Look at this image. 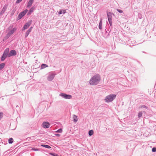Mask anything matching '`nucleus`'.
I'll list each match as a JSON object with an SVG mask.
<instances>
[{
  "instance_id": "f257e3e1",
  "label": "nucleus",
  "mask_w": 156,
  "mask_h": 156,
  "mask_svg": "<svg viewBox=\"0 0 156 156\" xmlns=\"http://www.w3.org/2000/svg\"><path fill=\"white\" fill-rule=\"evenodd\" d=\"M101 80L100 76L98 74H96L90 79L89 83L91 85H96L98 84Z\"/></svg>"
},
{
  "instance_id": "f03ea898",
  "label": "nucleus",
  "mask_w": 156,
  "mask_h": 156,
  "mask_svg": "<svg viewBox=\"0 0 156 156\" xmlns=\"http://www.w3.org/2000/svg\"><path fill=\"white\" fill-rule=\"evenodd\" d=\"M116 95L111 94L107 96L105 98V101L106 102L108 103L113 101L116 98Z\"/></svg>"
},
{
  "instance_id": "7ed1b4c3",
  "label": "nucleus",
  "mask_w": 156,
  "mask_h": 156,
  "mask_svg": "<svg viewBox=\"0 0 156 156\" xmlns=\"http://www.w3.org/2000/svg\"><path fill=\"white\" fill-rule=\"evenodd\" d=\"M55 74L53 72H51L48 73L47 79L48 81H51L54 79Z\"/></svg>"
},
{
  "instance_id": "20e7f679",
  "label": "nucleus",
  "mask_w": 156,
  "mask_h": 156,
  "mask_svg": "<svg viewBox=\"0 0 156 156\" xmlns=\"http://www.w3.org/2000/svg\"><path fill=\"white\" fill-rule=\"evenodd\" d=\"M28 11V10L26 9L23 11L21 12L18 16L17 20H19L22 18L27 12Z\"/></svg>"
},
{
  "instance_id": "39448f33",
  "label": "nucleus",
  "mask_w": 156,
  "mask_h": 156,
  "mask_svg": "<svg viewBox=\"0 0 156 156\" xmlns=\"http://www.w3.org/2000/svg\"><path fill=\"white\" fill-rule=\"evenodd\" d=\"M59 96L66 99H70L72 98V96L71 95L67 94L65 93H60L59 94Z\"/></svg>"
},
{
  "instance_id": "423d86ee",
  "label": "nucleus",
  "mask_w": 156,
  "mask_h": 156,
  "mask_svg": "<svg viewBox=\"0 0 156 156\" xmlns=\"http://www.w3.org/2000/svg\"><path fill=\"white\" fill-rule=\"evenodd\" d=\"M32 20H29L26 23L22 28V30L27 29L31 25L32 23Z\"/></svg>"
},
{
  "instance_id": "0eeeda50",
  "label": "nucleus",
  "mask_w": 156,
  "mask_h": 156,
  "mask_svg": "<svg viewBox=\"0 0 156 156\" xmlns=\"http://www.w3.org/2000/svg\"><path fill=\"white\" fill-rule=\"evenodd\" d=\"M50 125V123L47 122H43L42 125V127L44 128H48Z\"/></svg>"
},
{
  "instance_id": "6e6552de",
  "label": "nucleus",
  "mask_w": 156,
  "mask_h": 156,
  "mask_svg": "<svg viewBox=\"0 0 156 156\" xmlns=\"http://www.w3.org/2000/svg\"><path fill=\"white\" fill-rule=\"evenodd\" d=\"M16 30V28H14L12 30L10 31L9 33L7 34L6 37L7 38H9L12 34H13Z\"/></svg>"
},
{
  "instance_id": "1a4fd4ad",
  "label": "nucleus",
  "mask_w": 156,
  "mask_h": 156,
  "mask_svg": "<svg viewBox=\"0 0 156 156\" xmlns=\"http://www.w3.org/2000/svg\"><path fill=\"white\" fill-rule=\"evenodd\" d=\"M16 55V51L14 50H11L9 54V57H10L12 56Z\"/></svg>"
},
{
  "instance_id": "9d476101",
  "label": "nucleus",
  "mask_w": 156,
  "mask_h": 156,
  "mask_svg": "<svg viewBox=\"0 0 156 156\" xmlns=\"http://www.w3.org/2000/svg\"><path fill=\"white\" fill-rule=\"evenodd\" d=\"M7 7H8V5H4V6L2 8V9L1 11V12L0 13V15L2 16L4 13L5 12L6 10Z\"/></svg>"
},
{
  "instance_id": "9b49d317",
  "label": "nucleus",
  "mask_w": 156,
  "mask_h": 156,
  "mask_svg": "<svg viewBox=\"0 0 156 156\" xmlns=\"http://www.w3.org/2000/svg\"><path fill=\"white\" fill-rule=\"evenodd\" d=\"M9 48H6L4 51L3 55H5V56H8L9 57Z\"/></svg>"
},
{
  "instance_id": "f8f14e48",
  "label": "nucleus",
  "mask_w": 156,
  "mask_h": 156,
  "mask_svg": "<svg viewBox=\"0 0 156 156\" xmlns=\"http://www.w3.org/2000/svg\"><path fill=\"white\" fill-rule=\"evenodd\" d=\"M33 27H31L26 32L25 34V37H27L30 33Z\"/></svg>"
},
{
  "instance_id": "ddd939ff",
  "label": "nucleus",
  "mask_w": 156,
  "mask_h": 156,
  "mask_svg": "<svg viewBox=\"0 0 156 156\" xmlns=\"http://www.w3.org/2000/svg\"><path fill=\"white\" fill-rule=\"evenodd\" d=\"M34 0H30L28 3L27 7L28 8L30 7L34 2Z\"/></svg>"
},
{
  "instance_id": "4468645a",
  "label": "nucleus",
  "mask_w": 156,
  "mask_h": 156,
  "mask_svg": "<svg viewBox=\"0 0 156 156\" xmlns=\"http://www.w3.org/2000/svg\"><path fill=\"white\" fill-rule=\"evenodd\" d=\"M108 15V20H112V14L110 12H108L107 13Z\"/></svg>"
},
{
  "instance_id": "2eb2a0df",
  "label": "nucleus",
  "mask_w": 156,
  "mask_h": 156,
  "mask_svg": "<svg viewBox=\"0 0 156 156\" xmlns=\"http://www.w3.org/2000/svg\"><path fill=\"white\" fill-rule=\"evenodd\" d=\"M34 10V7H32L31 8L29 11L27 13L28 15H30L31 13L33 12Z\"/></svg>"
},
{
  "instance_id": "dca6fc26",
  "label": "nucleus",
  "mask_w": 156,
  "mask_h": 156,
  "mask_svg": "<svg viewBox=\"0 0 156 156\" xmlns=\"http://www.w3.org/2000/svg\"><path fill=\"white\" fill-rule=\"evenodd\" d=\"M66 12V10L64 9H62L60 10L58 12V14L59 15L62 14V13L63 14H65Z\"/></svg>"
},
{
  "instance_id": "f3484780",
  "label": "nucleus",
  "mask_w": 156,
  "mask_h": 156,
  "mask_svg": "<svg viewBox=\"0 0 156 156\" xmlns=\"http://www.w3.org/2000/svg\"><path fill=\"white\" fill-rule=\"evenodd\" d=\"M73 116L74 122H76L78 121L77 116L75 115H73Z\"/></svg>"
},
{
  "instance_id": "a211bd4d",
  "label": "nucleus",
  "mask_w": 156,
  "mask_h": 156,
  "mask_svg": "<svg viewBox=\"0 0 156 156\" xmlns=\"http://www.w3.org/2000/svg\"><path fill=\"white\" fill-rule=\"evenodd\" d=\"M48 67V66L45 64H43L41 66V69H44L46 67Z\"/></svg>"
},
{
  "instance_id": "6ab92c4d",
  "label": "nucleus",
  "mask_w": 156,
  "mask_h": 156,
  "mask_svg": "<svg viewBox=\"0 0 156 156\" xmlns=\"http://www.w3.org/2000/svg\"><path fill=\"white\" fill-rule=\"evenodd\" d=\"M98 27L99 29L101 30L102 29V20H101L99 24V26Z\"/></svg>"
},
{
  "instance_id": "aec40b11",
  "label": "nucleus",
  "mask_w": 156,
  "mask_h": 156,
  "mask_svg": "<svg viewBox=\"0 0 156 156\" xmlns=\"http://www.w3.org/2000/svg\"><path fill=\"white\" fill-rule=\"evenodd\" d=\"M5 65V64L4 63H2L0 64V70L4 67Z\"/></svg>"
},
{
  "instance_id": "412c9836",
  "label": "nucleus",
  "mask_w": 156,
  "mask_h": 156,
  "mask_svg": "<svg viewBox=\"0 0 156 156\" xmlns=\"http://www.w3.org/2000/svg\"><path fill=\"white\" fill-rule=\"evenodd\" d=\"M41 146H42L43 147H45V148H51V147H50L49 146L47 145H45V144H41Z\"/></svg>"
},
{
  "instance_id": "4be33fe9",
  "label": "nucleus",
  "mask_w": 156,
  "mask_h": 156,
  "mask_svg": "<svg viewBox=\"0 0 156 156\" xmlns=\"http://www.w3.org/2000/svg\"><path fill=\"white\" fill-rule=\"evenodd\" d=\"M7 57V56H5V55H3L2 56L1 58V61H4L5 60V58H6Z\"/></svg>"
},
{
  "instance_id": "5701e85b",
  "label": "nucleus",
  "mask_w": 156,
  "mask_h": 156,
  "mask_svg": "<svg viewBox=\"0 0 156 156\" xmlns=\"http://www.w3.org/2000/svg\"><path fill=\"white\" fill-rule=\"evenodd\" d=\"M13 142V139L12 138H9V140L8 142L9 144H12Z\"/></svg>"
},
{
  "instance_id": "b1692460",
  "label": "nucleus",
  "mask_w": 156,
  "mask_h": 156,
  "mask_svg": "<svg viewBox=\"0 0 156 156\" xmlns=\"http://www.w3.org/2000/svg\"><path fill=\"white\" fill-rule=\"evenodd\" d=\"M142 115V112H139L138 113V116L139 118L141 117Z\"/></svg>"
},
{
  "instance_id": "393cba45",
  "label": "nucleus",
  "mask_w": 156,
  "mask_h": 156,
  "mask_svg": "<svg viewBox=\"0 0 156 156\" xmlns=\"http://www.w3.org/2000/svg\"><path fill=\"white\" fill-rule=\"evenodd\" d=\"M93 131L92 130H90L89 131V135L91 136L93 134Z\"/></svg>"
},
{
  "instance_id": "a878e982",
  "label": "nucleus",
  "mask_w": 156,
  "mask_h": 156,
  "mask_svg": "<svg viewBox=\"0 0 156 156\" xmlns=\"http://www.w3.org/2000/svg\"><path fill=\"white\" fill-rule=\"evenodd\" d=\"M140 108H146L147 109V107L144 105H142L140 106Z\"/></svg>"
},
{
  "instance_id": "bb28decb",
  "label": "nucleus",
  "mask_w": 156,
  "mask_h": 156,
  "mask_svg": "<svg viewBox=\"0 0 156 156\" xmlns=\"http://www.w3.org/2000/svg\"><path fill=\"white\" fill-rule=\"evenodd\" d=\"M62 129H60L57 131H56V132L58 133H61L62 132Z\"/></svg>"
},
{
  "instance_id": "cd10ccee",
  "label": "nucleus",
  "mask_w": 156,
  "mask_h": 156,
  "mask_svg": "<svg viewBox=\"0 0 156 156\" xmlns=\"http://www.w3.org/2000/svg\"><path fill=\"white\" fill-rule=\"evenodd\" d=\"M49 154L53 156H59L57 154H55L52 153H50Z\"/></svg>"
},
{
  "instance_id": "c85d7f7f",
  "label": "nucleus",
  "mask_w": 156,
  "mask_h": 156,
  "mask_svg": "<svg viewBox=\"0 0 156 156\" xmlns=\"http://www.w3.org/2000/svg\"><path fill=\"white\" fill-rule=\"evenodd\" d=\"M108 22L109 23L110 26H111L112 25V20H108Z\"/></svg>"
},
{
  "instance_id": "c756f323",
  "label": "nucleus",
  "mask_w": 156,
  "mask_h": 156,
  "mask_svg": "<svg viewBox=\"0 0 156 156\" xmlns=\"http://www.w3.org/2000/svg\"><path fill=\"white\" fill-rule=\"evenodd\" d=\"M117 11L120 13H122L123 12V11L119 9H117Z\"/></svg>"
},
{
  "instance_id": "7c9ffc66",
  "label": "nucleus",
  "mask_w": 156,
  "mask_h": 156,
  "mask_svg": "<svg viewBox=\"0 0 156 156\" xmlns=\"http://www.w3.org/2000/svg\"><path fill=\"white\" fill-rule=\"evenodd\" d=\"M152 151L153 152H156V147H153L152 149Z\"/></svg>"
},
{
  "instance_id": "2f4dec72",
  "label": "nucleus",
  "mask_w": 156,
  "mask_h": 156,
  "mask_svg": "<svg viewBox=\"0 0 156 156\" xmlns=\"http://www.w3.org/2000/svg\"><path fill=\"white\" fill-rule=\"evenodd\" d=\"M16 10L15 9H13V10L12 11V13L11 14V15H13L14 14V12H15V11H16Z\"/></svg>"
},
{
  "instance_id": "473e14b6",
  "label": "nucleus",
  "mask_w": 156,
  "mask_h": 156,
  "mask_svg": "<svg viewBox=\"0 0 156 156\" xmlns=\"http://www.w3.org/2000/svg\"><path fill=\"white\" fill-rule=\"evenodd\" d=\"M22 0H17L16 1V3H19L21 2Z\"/></svg>"
},
{
  "instance_id": "72a5a7b5",
  "label": "nucleus",
  "mask_w": 156,
  "mask_h": 156,
  "mask_svg": "<svg viewBox=\"0 0 156 156\" xmlns=\"http://www.w3.org/2000/svg\"><path fill=\"white\" fill-rule=\"evenodd\" d=\"M2 112H0V120L1 119V118L2 117Z\"/></svg>"
},
{
  "instance_id": "f704fd0d",
  "label": "nucleus",
  "mask_w": 156,
  "mask_h": 156,
  "mask_svg": "<svg viewBox=\"0 0 156 156\" xmlns=\"http://www.w3.org/2000/svg\"><path fill=\"white\" fill-rule=\"evenodd\" d=\"M55 135L59 137L60 136V135L58 134H55Z\"/></svg>"
},
{
  "instance_id": "c9c22d12",
  "label": "nucleus",
  "mask_w": 156,
  "mask_h": 156,
  "mask_svg": "<svg viewBox=\"0 0 156 156\" xmlns=\"http://www.w3.org/2000/svg\"><path fill=\"white\" fill-rule=\"evenodd\" d=\"M138 15L139 16L140 15L141 16V14H139Z\"/></svg>"
},
{
  "instance_id": "e433bc0d",
  "label": "nucleus",
  "mask_w": 156,
  "mask_h": 156,
  "mask_svg": "<svg viewBox=\"0 0 156 156\" xmlns=\"http://www.w3.org/2000/svg\"><path fill=\"white\" fill-rule=\"evenodd\" d=\"M33 150H34V149H33ZM34 150H36L35 149Z\"/></svg>"
},
{
  "instance_id": "4c0bfd02",
  "label": "nucleus",
  "mask_w": 156,
  "mask_h": 156,
  "mask_svg": "<svg viewBox=\"0 0 156 156\" xmlns=\"http://www.w3.org/2000/svg\"><path fill=\"white\" fill-rule=\"evenodd\" d=\"M143 112L145 113V112L144 111Z\"/></svg>"
},
{
  "instance_id": "58836bf2",
  "label": "nucleus",
  "mask_w": 156,
  "mask_h": 156,
  "mask_svg": "<svg viewBox=\"0 0 156 156\" xmlns=\"http://www.w3.org/2000/svg\"><path fill=\"white\" fill-rule=\"evenodd\" d=\"M95 0L96 1H98V0Z\"/></svg>"
}]
</instances>
